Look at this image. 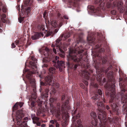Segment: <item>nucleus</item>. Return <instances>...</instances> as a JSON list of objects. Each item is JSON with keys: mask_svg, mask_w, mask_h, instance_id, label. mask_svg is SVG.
Returning <instances> with one entry per match:
<instances>
[{"mask_svg": "<svg viewBox=\"0 0 127 127\" xmlns=\"http://www.w3.org/2000/svg\"><path fill=\"white\" fill-rule=\"evenodd\" d=\"M67 57L68 61L66 62L69 67L75 70L79 65H82L80 62L83 56L84 51L82 45L75 48L74 49H70Z\"/></svg>", "mask_w": 127, "mask_h": 127, "instance_id": "1", "label": "nucleus"}, {"mask_svg": "<svg viewBox=\"0 0 127 127\" xmlns=\"http://www.w3.org/2000/svg\"><path fill=\"white\" fill-rule=\"evenodd\" d=\"M113 72L111 71L109 72L108 76L109 78V81L112 84L109 85L106 89L105 94L107 96H110L111 99L109 100V102L111 107L112 108L113 112H117L118 111V106L115 103H113V100L114 99V95L116 94L115 87L116 82L115 80L114 79L113 76L112 75Z\"/></svg>", "mask_w": 127, "mask_h": 127, "instance_id": "2", "label": "nucleus"}, {"mask_svg": "<svg viewBox=\"0 0 127 127\" xmlns=\"http://www.w3.org/2000/svg\"><path fill=\"white\" fill-rule=\"evenodd\" d=\"M119 86L121 89L120 92L119 93L121 96V101L123 103V106L127 104V81L125 79L123 80V78L121 73H120Z\"/></svg>", "mask_w": 127, "mask_h": 127, "instance_id": "3", "label": "nucleus"}, {"mask_svg": "<svg viewBox=\"0 0 127 127\" xmlns=\"http://www.w3.org/2000/svg\"><path fill=\"white\" fill-rule=\"evenodd\" d=\"M100 111L97 112L98 118L100 121L99 125V127H110L112 119L109 117H108L109 122L106 119V112L101 110Z\"/></svg>", "mask_w": 127, "mask_h": 127, "instance_id": "4", "label": "nucleus"}, {"mask_svg": "<svg viewBox=\"0 0 127 127\" xmlns=\"http://www.w3.org/2000/svg\"><path fill=\"white\" fill-rule=\"evenodd\" d=\"M102 93L101 90L98 89L96 93H95L91 98L93 100V101L95 102V104H96L98 106L97 112L99 111H101V107L103 109H105V107L104 106L103 103L102 102L99 100L100 97L102 96Z\"/></svg>", "mask_w": 127, "mask_h": 127, "instance_id": "5", "label": "nucleus"}, {"mask_svg": "<svg viewBox=\"0 0 127 127\" xmlns=\"http://www.w3.org/2000/svg\"><path fill=\"white\" fill-rule=\"evenodd\" d=\"M52 47H53V51L55 54H56L57 53V50L55 49L56 48L57 50V52L59 56L62 58L64 57L65 53L63 49L65 50L66 49L63 47V45L60 39H58L56 41L55 44H52Z\"/></svg>", "mask_w": 127, "mask_h": 127, "instance_id": "6", "label": "nucleus"}, {"mask_svg": "<svg viewBox=\"0 0 127 127\" xmlns=\"http://www.w3.org/2000/svg\"><path fill=\"white\" fill-rule=\"evenodd\" d=\"M90 115L94 120H92L91 124L88 126H86L85 127H99L97 125L98 120L96 119L97 116L95 113L94 112H91ZM82 120L79 119L77 121V124L76 125V127H83L81 124Z\"/></svg>", "mask_w": 127, "mask_h": 127, "instance_id": "7", "label": "nucleus"}, {"mask_svg": "<svg viewBox=\"0 0 127 127\" xmlns=\"http://www.w3.org/2000/svg\"><path fill=\"white\" fill-rule=\"evenodd\" d=\"M83 60L84 61H87L86 64L83 65L85 69H84L81 73L82 77L84 79V81L86 79L89 80V75H90V73L93 72V71L91 69H89L90 67V65L87 58L86 57V59L84 60V59Z\"/></svg>", "mask_w": 127, "mask_h": 127, "instance_id": "8", "label": "nucleus"}, {"mask_svg": "<svg viewBox=\"0 0 127 127\" xmlns=\"http://www.w3.org/2000/svg\"><path fill=\"white\" fill-rule=\"evenodd\" d=\"M23 116L21 110H18L16 112V120L17 121V124L20 127H27V123L23 120H20Z\"/></svg>", "mask_w": 127, "mask_h": 127, "instance_id": "9", "label": "nucleus"}, {"mask_svg": "<svg viewBox=\"0 0 127 127\" xmlns=\"http://www.w3.org/2000/svg\"><path fill=\"white\" fill-rule=\"evenodd\" d=\"M59 59V57L56 56L55 59L52 61V62L55 64L54 65H55L56 68L57 69L59 68L60 71L63 72L64 71L65 67V62L61 61H59L58 60Z\"/></svg>", "mask_w": 127, "mask_h": 127, "instance_id": "10", "label": "nucleus"}, {"mask_svg": "<svg viewBox=\"0 0 127 127\" xmlns=\"http://www.w3.org/2000/svg\"><path fill=\"white\" fill-rule=\"evenodd\" d=\"M39 52L41 54L45 56H53L52 50L47 47H43L39 49Z\"/></svg>", "mask_w": 127, "mask_h": 127, "instance_id": "11", "label": "nucleus"}, {"mask_svg": "<svg viewBox=\"0 0 127 127\" xmlns=\"http://www.w3.org/2000/svg\"><path fill=\"white\" fill-rule=\"evenodd\" d=\"M69 103V101L68 100H66L64 103H63L61 106V110L60 108H58L57 110V114L58 117H59L60 115H63L64 113V108H66Z\"/></svg>", "mask_w": 127, "mask_h": 127, "instance_id": "12", "label": "nucleus"}, {"mask_svg": "<svg viewBox=\"0 0 127 127\" xmlns=\"http://www.w3.org/2000/svg\"><path fill=\"white\" fill-rule=\"evenodd\" d=\"M33 73L32 72H28L26 75V77L29 79V81L30 84L29 86H31L33 88H34L35 87V81L34 79L32 78V74Z\"/></svg>", "mask_w": 127, "mask_h": 127, "instance_id": "13", "label": "nucleus"}, {"mask_svg": "<svg viewBox=\"0 0 127 127\" xmlns=\"http://www.w3.org/2000/svg\"><path fill=\"white\" fill-rule=\"evenodd\" d=\"M31 61L29 62V67L34 69L35 71L34 73L36 72L37 70V66L36 64L37 63V60L35 58L34 56H31Z\"/></svg>", "mask_w": 127, "mask_h": 127, "instance_id": "14", "label": "nucleus"}, {"mask_svg": "<svg viewBox=\"0 0 127 127\" xmlns=\"http://www.w3.org/2000/svg\"><path fill=\"white\" fill-rule=\"evenodd\" d=\"M87 40L89 43L92 46L94 45L97 43L95 41V38L94 35L93 33H89L87 37Z\"/></svg>", "mask_w": 127, "mask_h": 127, "instance_id": "15", "label": "nucleus"}, {"mask_svg": "<svg viewBox=\"0 0 127 127\" xmlns=\"http://www.w3.org/2000/svg\"><path fill=\"white\" fill-rule=\"evenodd\" d=\"M44 80L45 81L46 83L49 85V86H53L54 85V83L53 81V76L51 75H48L45 77Z\"/></svg>", "mask_w": 127, "mask_h": 127, "instance_id": "16", "label": "nucleus"}, {"mask_svg": "<svg viewBox=\"0 0 127 127\" xmlns=\"http://www.w3.org/2000/svg\"><path fill=\"white\" fill-rule=\"evenodd\" d=\"M103 40H102L101 39H98V42H98L99 44H97L95 46V49H98L99 48V52L100 53L103 52L104 51V48H101V45H102L103 43Z\"/></svg>", "mask_w": 127, "mask_h": 127, "instance_id": "17", "label": "nucleus"}, {"mask_svg": "<svg viewBox=\"0 0 127 127\" xmlns=\"http://www.w3.org/2000/svg\"><path fill=\"white\" fill-rule=\"evenodd\" d=\"M21 12L22 14L24 15L25 14L26 15V17H28V14L30 13V7H28L27 8L26 7H23V5L21 6Z\"/></svg>", "mask_w": 127, "mask_h": 127, "instance_id": "18", "label": "nucleus"}, {"mask_svg": "<svg viewBox=\"0 0 127 127\" xmlns=\"http://www.w3.org/2000/svg\"><path fill=\"white\" fill-rule=\"evenodd\" d=\"M6 17V15L4 14H1V10L0 7V26L2 22L4 23H5L6 21L4 19Z\"/></svg>", "mask_w": 127, "mask_h": 127, "instance_id": "19", "label": "nucleus"}, {"mask_svg": "<svg viewBox=\"0 0 127 127\" xmlns=\"http://www.w3.org/2000/svg\"><path fill=\"white\" fill-rule=\"evenodd\" d=\"M57 73V70L55 68L51 67L49 69V74L51 76H53V74H56Z\"/></svg>", "mask_w": 127, "mask_h": 127, "instance_id": "20", "label": "nucleus"}, {"mask_svg": "<svg viewBox=\"0 0 127 127\" xmlns=\"http://www.w3.org/2000/svg\"><path fill=\"white\" fill-rule=\"evenodd\" d=\"M23 104L22 102H17L14 105L12 108V111L14 112L18 108V106H19L20 108L21 107Z\"/></svg>", "mask_w": 127, "mask_h": 127, "instance_id": "21", "label": "nucleus"}, {"mask_svg": "<svg viewBox=\"0 0 127 127\" xmlns=\"http://www.w3.org/2000/svg\"><path fill=\"white\" fill-rule=\"evenodd\" d=\"M77 113V109H76L73 113L72 114L73 116V118L75 119L74 120H75V119H77L79 118L81 115V112H78V114L76 115Z\"/></svg>", "mask_w": 127, "mask_h": 127, "instance_id": "22", "label": "nucleus"}, {"mask_svg": "<svg viewBox=\"0 0 127 127\" xmlns=\"http://www.w3.org/2000/svg\"><path fill=\"white\" fill-rule=\"evenodd\" d=\"M49 91L48 88H46L45 89V93H43L41 94V97L42 99L45 100L48 97V92Z\"/></svg>", "mask_w": 127, "mask_h": 127, "instance_id": "23", "label": "nucleus"}, {"mask_svg": "<svg viewBox=\"0 0 127 127\" xmlns=\"http://www.w3.org/2000/svg\"><path fill=\"white\" fill-rule=\"evenodd\" d=\"M115 5L118 7V10H120V13H123L125 10V8L124 7L122 6V4L121 3H118L116 4Z\"/></svg>", "mask_w": 127, "mask_h": 127, "instance_id": "24", "label": "nucleus"}, {"mask_svg": "<svg viewBox=\"0 0 127 127\" xmlns=\"http://www.w3.org/2000/svg\"><path fill=\"white\" fill-rule=\"evenodd\" d=\"M53 58V56H45L43 58L42 61L43 63H48L52 60Z\"/></svg>", "mask_w": 127, "mask_h": 127, "instance_id": "25", "label": "nucleus"}, {"mask_svg": "<svg viewBox=\"0 0 127 127\" xmlns=\"http://www.w3.org/2000/svg\"><path fill=\"white\" fill-rule=\"evenodd\" d=\"M61 15L59 13L57 14V17L58 19L59 18V22H60V24L59 25V27H61L63 25V23L64 20V18L61 17Z\"/></svg>", "mask_w": 127, "mask_h": 127, "instance_id": "26", "label": "nucleus"}, {"mask_svg": "<svg viewBox=\"0 0 127 127\" xmlns=\"http://www.w3.org/2000/svg\"><path fill=\"white\" fill-rule=\"evenodd\" d=\"M70 36V34L68 33H66L62 34L61 36V40H65L66 39L69 37Z\"/></svg>", "mask_w": 127, "mask_h": 127, "instance_id": "27", "label": "nucleus"}, {"mask_svg": "<svg viewBox=\"0 0 127 127\" xmlns=\"http://www.w3.org/2000/svg\"><path fill=\"white\" fill-rule=\"evenodd\" d=\"M41 36L40 34L39 33L36 32L32 36L31 38L32 40H36L38 39Z\"/></svg>", "mask_w": 127, "mask_h": 127, "instance_id": "28", "label": "nucleus"}, {"mask_svg": "<svg viewBox=\"0 0 127 127\" xmlns=\"http://www.w3.org/2000/svg\"><path fill=\"white\" fill-rule=\"evenodd\" d=\"M28 105L29 106L33 109L35 105V102L34 101H29L28 102Z\"/></svg>", "mask_w": 127, "mask_h": 127, "instance_id": "29", "label": "nucleus"}, {"mask_svg": "<svg viewBox=\"0 0 127 127\" xmlns=\"http://www.w3.org/2000/svg\"><path fill=\"white\" fill-rule=\"evenodd\" d=\"M33 122L34 124H36L37 122L39 121V118L37 117L34 116L32 117Z\"/></svg>", "mask_w": 127, "mask_h": 127, "instance_id": "30", "label": "nucleus"}, {"mask_svg": "<svg viewBox=\"0 0 127 127\" xmlns=\"http://www.w3.org/2000/svg\"><path fill=\"white\" fill-rule=\"evenodd\" d=\"M46 36L47 37L48 36H49L51 35L52 36H53L54 34V32L53 31H46Z\"/></svg>", "mask_w": 127, "mask_h": 127, "instance_id": "31", "label": "nucleus"}, {"mask_svg": "<svg viewBox=\"0 0 127 127\" xmlns=\"http://www.w3.org/2000/svg\"><path fill=\"white\" fill-rule=\"evenodd\" d=\"M52 26L54 27H57L58 26L57 21L55 20H52L51 22Z\"/></svg>", "mask_w": 127, "mask_h": 127, "instance_id": "32", "label": "nucleus"}, {"mask_svg": "<svg viewBox=\"0 0 127 127\" xmlns=\"http://www.w3.org/2000/svg\"><path fill=\"white\" fill-rule=\"evenodd\" d=\"M97 80L98 81L100 84L101 81V74H98L96 76Z\"/></svg>", "mask_w": 127, "mask_h": 127, "instance_id": "33", "label": "nucleus"}, {"mask_svg": "<svg viewBox=\"0 0 127 127\" xmlns=\"http://www.w3.org/2000/svg\"><path fill=\"white\" fill-rule=\"evenodd\" d=\"M100 58L102 60V63L103 64H105L107 62V57L105 56L102 57V56H100Z\"/></svg>", "mask_w": 127, "mask_h": 127, "instance_id": "34", "label": "nucleus"}, {"mask_svg": "<svg viewBox=\"0 0 127 127\" xmlns=\"http://www.w3.org/2000/svg\"><path fill=\"white\" fill-rule=\"evenodd\" d=\"M80 0H71L70 2L71 4L73 5L74 6L76 4L77 0L80 1Z\"/></svg>", "mask_w": 127, "mask_h": 127, "instance_id": "35", "label": "nucleus"}, {"mask_svg": "<svg viewBox=\"0 0 127 127\" xmlns=\"http://www.w3.org/2000/svg\"><path fill=\"white\" fill-rule=\"evenodd\" d=\"M88 8L90 9V10H92L94 12H95L96 10L94 6H88Z\"/></svg>", "mask_w": 127, "mask_h": 127, "instance_id": "36", "label": "nucleus"}, {"mask_svg": "<svg viewBox=\"0 0 127 127\" xmlns=\"http://www.w3.org/2000/svg\"><path fill=\"white\" fill-rule=\"evenodd\" d=\"M34 89H33L34 91V93L32 94L31 97L34 99H35L37 97L36 93L34 92Z\"/></svg>", "mask_w": 127, "mask_h": 127, "instance_id": "37", "label": "nucleus"}, {"mask_svg": "<svg viewBox=\"0 0 127 127\" xmlns=\"http://www.w3.org/2000/svg\"><path fill=\"white\" fill-rule=\"evenodd\" d=\"M51 106L50 112L52 113H54L56 112V107H55L53 106Z\"/></svg>", "mask_w": 127, "mask_h": 127, "instance_id": "38", "label": "nucleus"}, {"mask_svg": "<svg viewBox=\"0 0 127 127\" xmlns=\"http://www.w3.org/2000/svg\"><path fill=\"white\" fill-rule=\"evenodd\" d=\"M37 29L39 31H41L42 30L43 31H44V28L41 27V26L40 25H39L38 26Z\"/></svg>", "mask_w": 127, "mask_h": 127, "instance_id": "39", "label": "nucleus"}, {"mask_svg": "<svg viewBox=\"0 0 127 127\" xmlns=\"http://www.w3.org/2000/svg\"><path fill=\"white\" fill-rule=\"evenodd\" d=\"M117 121V118L116 117L112 119L111 121V124L112 123L113 124H115Z\"/></svg>", "mask_w": 127, "mask_h": 127, "instance_id": "40", "label": "nucleus"}, {"mask_svg": "<svg viewBox=\"0 0 127 127\" xmlns=\"http://www.w3.org/2000/svg\"><path fill=\"white\" fill-rule=\"evenodd\" d=\"M70 39H69L66 42H64V44L66 46H68L70 44L69 42L71 41Z\"/></svg>", "mask_w": 127, "mask_h": 127, "instance_id": "41", "label": "nucleus"}, {"mask_svg": "<svg viewBox=\"0 0 127 127\" xmlns=\"http://www.w3.org/2000/svg\"><path fill=\"white\" fill-rule=\"evenodd\" d=\"M57 121L56 120H51L50 121V123L52 125H55Z\"/></svg>", "mask_w": 127, "mask_h": 127, "instance_id": "42", "label": "nucleus"}, {"mask_svg": "<svg viewBox=\"0 0 127 127\" xmlns=\"http://www.w3.org/2000/svg\"><path fill=\"white\" fill-rule=\"evenodd\" d=\"M112 65H110L107 68L105 71L106 73L110 69H112Z\"/></svg>", "mask_w": 127, "mask_h": 127, "instance_id": "43", "label": "nucleus"}, {"mask_svg": "<svg viewBox=\"0 0 127 127\" xmlns=\"http://www.w3.org/2000/svg\"><path fill=\"white\" fill-rule=\"evenodd\" d=\"M43 110L42 108L41 107H39L37 110L38 112L39 113H41L43 112Z\"/></svg>", "mask_w": 127, "mask_h": 127, "instance_id": "44", "label": "nucleus"}, {"mask_svg": "<svg viewBox=\"0 0 127 127\" xmlns=\"http://www.w3.org/2000/svg\"><path fill=\"white\" fill-rule=\"evenodd\" d=\"M31 0H26L25 1L24 3L26 5H27L29 4Z\"/></svg>", "mask_w": 127, "mask_h": 127, "instance_id": "45", "label": "nucleus"}, {"mask_svg": "<svg viewBox=\"0 0 127 127\" xmlns=\"http://www.w3.org/2000/svg\"><path fill=\"white\" fill-rule=\"evenodd\" d=\"M23 41H19V45L18 46V47H22L23 45Z\"/></svg>", "mask_w": 127, "mask_h": 127, "instance_id": "46", "label": "nucleus"}, {"mask_svg": "<svg viewBox=\"0 0 127 127\" xmlns=\"http://www.w3.org/2000/svg\"><path fill=\"white\" fill-rule=\"evenodd\" d=\"M104 106L105 107V109H103L101 107H100V108H101V110H102V111H104V110L106 108V109L108 110L109 109H110V107H109V106H108V105H107L106 106V107H105V106L104 105Z\"/></svg>", "mask_w": 127, "mask_h": 127, "instance_id": "47", "label": "nucleus"}, {"mask_svg": "<svg viewBox=\"0 0 127 127\" xmlns=\"http://www.w3.org/2000/svg\"><path fill=\"white\" fill-rule=\"evenodd\" d=\"M40 84L41 85H42V86H44V85H45V86H46L47 85V83H45H45H44L43 82V81H41V80H40Z\"/></svg>", "mask_w": 127, "mask_h": 127, "instance_id": "48", "label": "nucleus"}, {"mask_svg": "<svg viewBox=\"0 0 127 127\" xmlns=\"http://www.w3.org/2000/svg\"><path fill=\"white\" fill-rule=\"evenodd\" d=\"M106 82V78H104L103 80L102 81L101 80V84L100 83V85H102L103 83L105 82Z\"/></svg>", "mask_w": 127, "mask_h": 127, "instance_id": "49", "label": "nucleus"}, {"mask_svg": "<svg viewBox=\"0 0 127 127\" xmlns=\"http://www.w3.org/2000/svg\"><path fill=\"white\" fill-rule=\"evenodd\" d=\"M25 18V16H24L23 17H21L20 18V19H19V22L20 23H21V22L23 21Z\"/></svg>", "mask_w": 127, "mask_h": 127, "instance_id": "50", "label": "nucleus"}, {"mask_svg": "<svg viewBox=\"0 0 127 127\" xmlns=\"http://www.w3.org/2000/svg\"><path fill=\"white\" fill-rule=\"evenodd\" d=\"M116 11L115 10H113L111 11V13L113 15H115L116 14Z\"/></svg>", "mask_w": 127, "mask_h": 127, "instance_id": "51", "label": "nucleus"}, {"mask_svg": "<svg viewBox=\"0 0 127 127\" xmlns=\"http://www.w3.org/2000/svg\"><path fill=\"white\" fill-rule=\"evenodd\" d=\"M93 86L95 88L97 89H98L99 88V86L97 84H93Z\"/></svg>", "mask_w": 127, "mask_h": 127, "instance_id": "52", "label": "nucleus"}, {"mask_svg": "<svg viewBox=\"0 0 127 127\" xmlns=\"http://www.w3.org/2000/svg\"><path fill=\"white\" fill-rule=\"evenodd\" d=\"M19 40H17L14 42L15 43V44H16V45H18H18H19Z\"/></svg>", "mask_w": 127, "mask_h": 127, "instance_id": "53", "label": "nucleus"}, {"mask_svg": "<svg viewBox=\"0 0 127 127\" xmlns=\"http://www.w3.org/2000/svg\"><path fill=\"white\" fill-rule=\"evenodd\" d=\"M86 105L87 107H90L91 106V104L90 102H88L87 103Z\"/></svg>", "mask_w": 127, "mask_h": 127, "instance_id": "54", "label": "nucleus"}, {"mask_svg": "<svg viewBox=\"0 0 127 127\" xmlns=\"http://www.w3.org/2000/svg\"><path fill=\"white\" fill-rule=\"evenodd\" d=\"M46 63H44L43 65H42V67L43 68L44 67H47L48 66L47 64H45Z\"/></svg>", "mask_w": 127, "mask_h": 127, "instance_id": "55", "label": "nucleus"}, {"mask_svg": "<svg viewBox=\"0 0 127 127\" xmlns=\"http://www.w3.org/2000/svg\"><path fill=\"white\" fill-rule=\"evenodd\" d=\"M80 85L81 87L83 89H84L85 87L84 85L82 83L80 84Z\"/></svg>", "mask_w": 127, "mask_h": 127, "instance_id": "56", "label": "nucleus"}, {"mask_svg": "<svg viewBox=\"0 0 127 127\" xmlns=\"http://www.w3.org/2000/svg\"><path fill=\"white\" fill-rule=\"evenodd\" d=\"M16 47L15 45L13 43H12L11 44V47L12 48H15Z\"/></svg>", "mask_w": 127, "mask_h": 127, "instance_id": "57", "label": "nucleus"}, {"mask_svg": "<svg viewBox=\"0 0 127 127\" xmlns=\"http://www.w3.org/2000/svg\"><path fill=\"white\" fill-rule=\"evenodd\" d=\"M65 96L64 95H63L62 96L61 100L62 101L65 98Z\"/></svg>", "mask_w": 127, "mask_h": 127, "instance_id": "58", "label": "nucleus"}, {"mask_svg": "<svg viewBox=\"0 0 127 127\" xmlns=\"http://www.w3.org/2000/svg\"><path fill=\"white\" fill-rule=\"evenodd\" d=\"M2 11L4 13H5L6 12V10L5 8L3 7L2 8Z\"/></svg>", "mask_w": 127, "mask_h": 127, "instance_id": "59", "label": "nucleus"}, {"mask_svg": "<svg viewBox=\"0 0 127 127\" xmlns=\"http://www.w3.org/2000/svg\"><path fill=\"white\" fill-rule=\"evenodd\" d=\"M55 125L56 127H59V124L58 123V122L57 121Z\"/></svg>", "mask_w": 127, "mask_h": 127, "instance_id": "60", "label": "nucleus"}, {"mask_svg": "<svg viewBox=\"0 0 127 127\" xmlns=\"http://www.w3.org/2000/svg\"><path fill=\"white\" fill-rule=\"evenodd\" d=\"M36 124V125L37 126H40V121L37 122Z\"/></svg>", "mask_w": 127, "mask_h": 127, "instance_id": "61", "label": "nucleus"}, {"mask_svg": "<svg viewBox=\"0 0 127 127\" xmlns=\"http://www.w3.org/2000/svg\"><path fill=\"white\" fill-rule=\"evenodd\" d=\"M85 84L86 86H87L88 85V82L86 80H85L84 81Z\"/></svg>", "mask_w": 127, "mask_h": 127, "instance_id": "62", "label": "nucleus"}, {"mask_svg": "<svg viewBox=\"0 0 127 127\" xmlns=\"http://www.w3.org/2000/svg\"><path fill=\"white\" fill-rule=\"evenodd\" d=\"M49 127H55V126L54 125H52V124H50L49 125Z\"/></svg>", "mask_w": 127, "mask_h": 127, "instance_id": "63", "label": "nucleus"}, {"mask_svg": "<svg viewBox=\"0 0 127 127\" xmlns=\"http://www.w3.org/2000/svg\"><path fill=\"white\" fill-rule=\"evenodd\" d=\"M58 30L59 29H56L55 30L54 32L55 33H56L58 32Z\"/></svg>", "mask_w": 127, "mask_h": 127, "instance_id": "64", "label": "nucleus"}]
</instances>
